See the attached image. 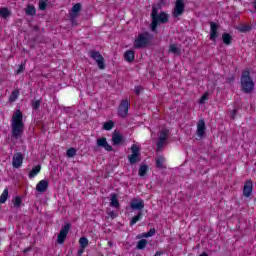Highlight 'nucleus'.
Wrapping results in <instances>:
<instances>
[{"instance_id": "nucleus-36", "label": "nucleus", "mask_w": 256, "mask_h": 256, "mask_svg": "<svg viewBox=\"0 0 256 256\" xmlns=\"http://www.w3.org/2000/svg\"><path fill=\"white\" fill-rule=\"evenodd\" d=\"M49 0H39V9L40 11H45L47 9V2Z\"/></svg>"}, {"instance_id": "nucleus-27", "label": "nucleus", "mask_w": 256, "mask_h": 256, "mask_svg": "<svg viewBox=\"0 0 256 256\" xmlns=\"http://www.w3.org/2000/svg\"><path fill=\"white\" fill-rule=\"evenodd\" d=\"M142 217H143V212L140 211V212L138 213V215L134 216V217L131 219V221H130V226L133 227V225H135L138 221H141Z\"/></svg>"}, {"instance_id": "nucleus-45", "label": "nucleus", "mask_w": 256, "mask_h": 256, "mask_svg": "<svg viewBox=\"0 0 256 256\" xmlns=\"http://www.w3.org/2000/svg\"><path fill=\"white\" fill-rule=\"evenodd\" d=\"M236 116H237V109H234L231 111V119H235Z\"/></svg>"}, {"instance_id": "nucleus-23", "label": "nucleus", "mask_w": 256, "mask_h": 256, "mask_svg": "<svg viewBox=\"0 0 256 256\" xmlns=\"http://www.w3.org/2000/svg\"><path fill=\"white\" fill-rule=\"evenodd\" d=\"M147 171H149V166H147L146 164H142L140 165V168L138 170V175L140 177H145L147 175Z\"/></svg>"}, {"instance_id": "nucleus-37", "label": "nucleus", "mask_w": 256, "mask_h": 256, "mask_svg": "<svg viewBox=\"0 0 256 256\" xmlns=\"http://www.w3.org/2000/svg\"><path fill=\"white\" fill-rule=\"evenodd\" d=\"M22 203H23V200L21 199V196H16L13 201L14 207H21Z\"/></svg>"}, {"instance_id": "nucleus-17", "label": "nucleus", "mask_w": 256, "mask_h": 256, "mask_svg": "<svg viewBox=\"0 0 256 256\" xmlns=\"http://www.w3.org/2000/svg\"><path fill=\"white\" fill-rule=\"evenodd\" d=\"M123 141H125V138H123V135H121V133H119V131L115 130L112 133L113 145H121V143H123Z\"/></svg>"}, {"instance_id": "nucleus-50", "label": "nucleus", "mask_w": 256, "mask_h": 256, "mask_svg": "<svg viewBox=\"0 0 256 256\" xmlns=\"http://www.w3.org/2000/svg\"><path fill=\"white\" fill-rule=\"evenodd\" d=\"M34 31H39V26H34Z\"/></svg>"}, {"instance_id": "nucleus-20", "label": "nucleus", "mask_w": 256, "mask_h": 256, "mask_svg": "<svg viewBox=\"0 0 256 256\" xmlns=\"http://www.w3.org/2000/svg\"><path fill=\"white\" fill-rule=\"evenodd\" d=\"M110 207H114L115 209H119V207H121V204H119V198L115 193L110 195Z\"/></svg>"}, {"instance_id": "nucleus-41", "label": "nucleus", "mask_w": 256, "mask_h": 256, "mask_svg": "<svg viewBox=\"0 0 256 256\" xmlns=\"http://www.w3.org/2000/svg\"><path fill=\"white\" fill-rule=\"evenodd\" d=\"M207 99H209V92H206L203 94V96L199 100V103L203 105V103H205V101H207Z\"/></svg>"}, {"instance_id": "nucleus-47", "label": "nucleus", "mask_w": 256, "mask_h": 256, "mask_svg": "<svg viewBox=\"0 0 256 256\" xmlns=\"http://www.w3.org/2000/svg\"><path fill=\"white\" fill-rule=\"evenodd\" d=\"M85 251V248H81L79 251H78V255H83V252Z\"/></svg>"}, {"instance_id": "nucleus-40", "label": "nucleus", "mask_w": 256, "mask_h": 256, "mask_svg": "<svg viewBox=\"0 0 256 256\" xmlns=\"http://www.w3.org/2000/svg\"><path fill=\"white\" fill-rule=\"evenodd\" d=\"M39 107H41V100H36L32 103V109H34V111H37Z\"/></svg>"}, {"instance_id": "nucleus-38", "label": "nucleus", "mask_w": 256, "mask_h": 256, "mask_svg": "<svg viewBox=\"0 0 256 256\" xmlns=\"http://www.w3.org/2000/svg\"><path fill=\"white\" fill-rule=\"evenodd\" d=\"M157 233V230L155 228H151L148 232L144 233L142 237H153Z\"/></svg>"}, {"instance_id": "nucleus-16", "label": "nucleus", "mask_w": 256, "mask_h": 256, "mask_svg": "<svg viewBox=\"0 0 256 256\" xmlns=\"http://www.w3.org/2000/svg\"><path fill=\"white\" fill-rule=\"evenodd\" d=\"M251 193H253V181L247 180L243 187V195L244 197H251Z\"/></svg>"}, {"instance_id": "nucleus-11", "label": "nucleus", "mask_w": 256, "mask_h": 256, "mask_svg": "<svg viewBox=\"0 0 256 256\" xmlns=\"http://www.w3.org/2000/svg\"><path fill=\"white\" fill-rule=\"evenodd\" d=\"M219 24L217 22H210V41L214 43L217 41V37H219Z\"/></svg>"}, {"instance_id": "nucleus-49", "label": "nucleus", "mask_w": 256, "mask_h": 256, "mask_svg": "<svg viewBox=\"0 0 256 256\" xmlns=\"http://www.w3.org/2000/svg\"><path fill=\"white\" fill-rule=\"evenodd\" d=\"M72 25H77V20H71Z\"/></svg>"}, {"instance_id": "nucleus-51", "label": "nucleus", "mask_w": 256, "mask_h": 256, "mask_svg": "<svg viewBox=\"0 0 256 256\" xmlns=\"http://www.w3.org/2000/svg\"><path fill=\"white\" fill-rule=\"evenodd\" d=\"M109 247H113V242H108Z\"/></svg>"}, {"instance_id": "nucleus-1", "label": "nucleus", "mask_w": 256, "mask_h": 256, "mask_svg": "<svg viewBox=\"0 0 256 256\" xmlns=\"http://www.w3.org/2000/svg\"><path fill=\"white\" fill-rule=\"evenodd\" d=\"M25 124L23 123V112L16 110L11 120V141H17L23 137Z\"/></svg>"}, {"instance_id": "nucleus-18", "label": "nucleus", "mask_w": 256, "mask_h": 256, "mask_svg": "<svg viewBox=\"0 0 256 256\" xmlns=\"http://www.w3.org/2000/svg\"><path fill=\"white\" fill-rule=\"evenodd\" d=\"M97 146L103 147L105 151H113V147L107 142V138L105 137L97 139Z\"/></svg>"}, {"instance_id": "nucleus-35", "label": "nucleus", "mask_w": 256, "mask_h": 256, "mask_svg": "<svg viewBox=\"0 0 256 256\" xmlns=\"http://www.w3.org/2000/svg\"><path fill=\"white\" fill-rule=\"evenodd\" d=\"M75 155H77V149L75 148H69L66 152V156L69 158H73Z\"/></svg>"}, {"instance_id": "nucleus-28", "label": "nucleus", "mask_w": 256, "mask_h": 256, "mask_svg": "<svg viewBox=\"0 0 256 256\" xmlns=\"http://www.w3.org/2000/svg\"><path fill=\"white\" fill-rule=\"evenodd\" d=\"M11 16V11L8 8H0V17L3 19H7V17Z\"/></svg>"}, {"instance_id": "nucleus-21", "label": "nucleus", "mask_w": 256, "mask_h": 256, "mask_svg": "<svg viewBox=\"0 0 256 256\" xmlns=\"http://www.w3.org/2000/svg\"><path fill=\"white\" fill-rule=\"evenodd\" d=\"M124 59L125 61H127L128 63H133V61H135V51L133 50H127L124 53Z\"/></svg>"}, {"instance_id": "nucleus-25", "label": "nucleus", "mask_w": 256, "mask_h": 256, "mask_svg": "<svg viewBox=\"0 0 256 256\" xmlns=\"http://www.w3.org/2000/svg\"><path fill=\"white\" fill-rule=\"evenodd\" d=\"M169 52L173 53L174 55H181V49L177 47V44H171L169 46Z\"/></svg>"}, {"instance_id": "nucleus-34", "label": "nucleus", "mask_w": 256, "mask_h": 256, "mask_svg": "<svg viewBox=\"0 0 256 256\" xmlns=\"http://www.w3.org/2000/svg\"><path fill=\"white\" fill-rule=\"evenodd\" d=\"M35 13H36L35 6L28 5V7L26 8V15H30L31 17H33Z\"/></svg>"}, {"instance_id": "nucleus-22", "label": "nucleus", "mask_w": 256, "mask_h": 256, "mask_svg": "<svg viewBox=\"0 0 256 256\" xmlns=\"http://www.w3.org/2000/svg\"><path fill=\"white\" fill-rule=\"evenodd\" d=\"M222 41H223L224 45H231V43H233V36H231V34H229V33H223Z\"/></svg>"}, {"instance_id": "nucleus-26", "label": "nucleus", "mask_w": 256, "mask_h": 256, "mask_svg": "<svg viewBox=\"0 0 256 256\" xmlns=\"http://www.w3.org/2000/svg\"><path fill=\"white\" fill-rule=\"evenodd\" d=\"M163 163H165V158L163 156H159L156 159V167L158 169H165V165Z\"/></svg>"}, {"instance_id": "nucleus-5", "label": "nucleus", "mask_w": 256, "mask_h": 256, "mask_svg": "<svg viewBox=\"0 0 256 256\" xmlns=\"http://www.w3.org/2000/svg\"><path fill=\"white\" fill-rule=\"evenodd\" d=\"M131 151L132 154L128 155L130 165L141 163V149L136 144H133L131 146Z\"/></svg>"}, {"instance_id": "nucleus-24", "label": "nucleus", "mask_w": 256, "mask_h": 256, "mask_svg": "<svg viewBox=\"0 0 256 256\" xmlns=\"http://www.w3.org/2000/svg\"><path fill=\"white\" fill-rule=\"evenodd\" d=\"M40 171H41V165H37V166L33 167L29 173V178L33 179V177H35L37 174H39Z\"/></svg>"}, {"instance_id": "nucleus-19", "label": "nucleus", "mask_w": 256, "mask_h": 256, "mask_svg": "<svg viewBox=\"0 0 256 256\" xmlns=\"http://www.w3.org/2000/svg\"><path fill=\"white\" fill-rule=\"evenodd\" d=\"M48 187H49V181L41 180L36 186V191H38V193H45Z\"/></svg>"}, {"instance_id": "nucleus-31", "label": "nucleus", "mask_w": 256, "mask_h": 256, "mask_svg": "<svg viewBox=\"0 0 256 256\" xmlns=\"http://www.w3.org/2000/svg\"><path fill=\"white\" fill-rule=\"evenodd\" d=\"M18 98H19V90H13L9 97V101L10 103H14V101H17Z\"/></svg>"}, {"instance_id": "nucleus-42", "label": "nucleus", "mask_w": 256, "mask_h": 256, "mask_svg": "<svg viewBox=\"0 0 256 256\" xmlns=\"http://www.w3.org/2000/svg\"><path fill=\"white\" fill-rule=\"evenodd\" d=\"M25 71V64H20L18 70L16 71L17 75Z\"/></svg>"}, {"instance_id": "nucleus-15", "label": "nucleus", "mask_w": 256, "mask_h": 256, "mask_svg": "<svg viewBox=\"0 0 256 256\" xmlns=\"http://www.w3.org/2000/svg\"><path fill=\"white\" fill-rule=\"evenodd\" d=\"M81 11V3H76L70 13H69V17H70V21H75L76 18L79 17V12Z\"/></svg>"}, {"instance_id": "nucleus-12", "label": "nucleus", "mask_w": 256, "mask_h": 256, "mask_svg": "<svg viewBox=\"0 0 256 256\" xmlns=\"http://www.w3.org/2000/svg\"><path fill=\"white\" fill-rule=\"evenodd\" d=\"M23 153L16 152L12 158V165L14 169H19L23 165Z\"/></svg>"}, {"instance_id": "nucleus-32", "label": "nucleus", "mask_w": 256, "mask_h": 256, "mask_svg": "<svg viewBox=\"0 0 256 256\" xmlns=\"http://www.w3.org/2000/svg\"><path fill=\"white\" fill-rule=\"evenodd\" d=\"M79 243H80L81 249H85L89 245V240L87 239V237H81L79 239Z\"/></svg>"}, {"instance_id": "nucleus-9", "label": "nucleus", "mask_w": 256, "mask_h": 256, "mask_svg": "<svg viewBox=\"0 0 256 256\" xmlns=\"http://www.w3.org/2000/svg\"><path fill=\"white\" fill-rule=\"evenodd\" d=\"M185 13V1L176 0L175 6L172 12L173 17H181Z\"/></svg>"}, {"instance_id": "nucleus-44", "label": "nucleus", "mask_w": 256, "mask_h": 256, "mask_svg": "<svg viewBox=\"0 0 256 256\" xmlns=\"http://www.w3.org/2000/svg\"><path fill=\"white\" fill-rule=\"evenodd\" d=\"M233 81H235V76H230V77L226 78V83L231 84V83H233Z\"/></svg>"}, {"instance_id": "nucleus-30", "label": "nucleus", "mask_w": 256, "mask_h": 256, "mask_svg": "<svg viewBox=\"0 0 256 256\" xmlns=\"http://www.w3.org/2000/svg\"><path fill=\"white\" fill-rule=\"evenodd\" d=\"M113 127H115V122H113V120H109L103 124V129H105V131H111Z\"/></svg>"}, {"instance_id": "nucleus-14", "label": "nucleus", "mask_w": 256, "mask_h": 256, "mask_svg": "<svg viewBox=\"0 0 256 256\" xmlns=\"http://www.w3.org/2000/svg\"><path fill=\"white\" fill-rule=\"evenodd\" d=\"M207 129V126L205 125V120L200 119L197 123V130L196 133L200 139H203L205 137V131Z\"/></svg>"}, {"instance_id": "nucleus-46", "label": "nucleus", "mask_w": 256, "mask_h": 256, "mask_svg": "<svg viewBox=\"0 0 256 256\" xmlns=\"http://www.w3.org/2000/svg\"><path fill=\"white\" fill-rule=\"evenodd\" d=\"M109 217H111L112 219H115L117 217V213H115L114 211H111L108 213Z\"/></svg>"}, {"instance_id": "nucleus-6", "label": "nucleus", "mask_w": 256, "mask_h": 256, "mask_svg": "<svg viewBox=\"0 0 256 256\" xmlns=\"http://www.w3.org/2000/svg\"><path fill=\"white\" fill-rule=\"evenodd\" d=\"M89 55L91 59H93L97 63L99 69L101 70L105 69L106 67L105 58H103V55H101L99 51L90 50Z\"/></svg>"}, {"instance_id": "nucleus-3", "label": "nucleus", "mask_w": 256, "mask_h": 256, "mask_svg": "<svg viewBox=\"0 0 256 256\" xmlns=\"http://www.w3.org/2000/svg\"><path fill=\"white\" fill-rule=\"evenodd\" d=\"M240 85L243 93L250 94L255 90V82L253 81V78H251V72H249V70L242 72Z\"/></svg>"}, {"instance_id": "nucleus-33", "label": "nucleus", "mask_w": 256, "mask_h": 256, "mask_svg": "<svg viewBox=\"0 0 256 256\" xmlns=\"http://www.w3.org/2000/svg\"><path fill=\"white\" fill-rule=\"evenodd\" d=\"M147 247V240L146 239H141L138 241L136 248L139 250H143Z\"/></svg>"}, {"instance_id": "nucleus-10", "label": "nucleus", "mask_w": 256, "mask_h": 256, "mask_svg": "<svg viewBox=\"0 0 256 256\" xmlns=\"http://www.w3.org/2000/svg\"><path fill=\"white\" fill-rule=\"evenodd\" d=\"M169 130L168 129H163L160 132L159 138H158V142L156 144L157 147V151H161V149H163V146L165 145V141H167V137L169 136Z\"/></svg>"}, {"instance_id": "nucleus-13", "label": "nucleus", "mask_w": 256, "mask_h": 256, "mask_svg": "<svg viewBox=\"0 0 256 256\" xmlns=\"http://www.w3.org/2000/svg\"><path fill=\"white\" fill-rule=\"evenodd\" d=\"M130 208L133 211H142L145 208V202L143 200L134 198L130 203Z\"/></svg>"}, {"instance_id": "nucleus-43", "label": "nucleus", "mask_w": 256, "mask_h": 256, "mask_svg": "<svg viewBox=\"0 0 256 256\" xmlns=\"http://www.w3.org/2000/svg\"><path fill=\"white\" fill-rule=\"evenodd\" d=\"M134 91L136 95H141L143 88L141 86H135Z\"/></svg>"}, {"instance_id": "nucleus-2", "label": "nucleus", "mask_w": 256, "mask_h": 256, "mask_svg": "<svg viewBox=\"0 0 256 256\" xmlns=\"http://www.w3.org/2000/svg\"><path fill=\"white\" fill-rule=\"evenodd\" d=\"M159 9H161V3H158L157 6H152V12L150 15L152 22L150 24V29L153 32L157 31V27H159V25L169 23V14L163 11L159 13Z\"/></svg>"}, {"instance_id": "nucleus-7", "label": "nucleus", "mask_w": 256, "mask_h": 256, "mask_svg": "<svg viewBox=\"0 0 256 256\" xmlns=\"http://www.w3.org/2000/svg\"><path fill=\"white\" fill-rule=\"evenodd\" d=\"M130 107L131 104L129 103V100H122L118 107V116L121 117V119H125V117H127V114L129 113Z\"/></svg>"}, {"instance_id": "nucleus-29", "label": "nucleus", "mask_w": 256, "mask_h": 256, "mask_svg": "<svg viewBox=\"0 0 256 256\" xmlns=\"http://www.w3.org/2000/svg\"><path fill=\"white\" fill-rule=\"evenodd\" d=\"M8 198H9V189L6 188L0 196V203L1 204L6 203Z\"/></svg>"}, {"instance_id": "nucleus-39", "label": "nucleus", "mask_w": 256, "mask_h": 256, "mask_svg": "<svg viewBox=\"0 0 256 256\" xmlns=\"http://www.w3.org/2000/svg\"><path fill=\"white\" fill-rule=\"evenodd\" d=\"M251 30V26L249 25H242L239 27L240 33H247Z\"/></svg>"}, {"instance_id": "nucleus-4", "label": "nucleus", "mask_w": 256, "mask_h": 256, "mask_svg": "<svg viewBox=\"0 0 256 256\" xmlns=\"http://www.w3.org/2000/svg\"><path fill=\"white\" fill-rule=\"evenodd\" d=\"M153 34L149 32H144L138 35V37L134 41L135 49H145L148 45H150L151 41H153Z\"/></svg>"}, {"instance_id": "nucleus-8", "label": "nucleus", "mask_w": 256, "mask_h": 256, "mask_svg": "<svg viewBox=\"0 0 256 256\" xmlns=\"http://www.w3.org/2000/svg\"><path fill=\"white\" fill-rule=\"evenodd\" d=\"M71 229V223H66L60 230L57 238V242L59 245H63L65 243V239H67V235Z\"/></svg>"}, {"instance_id": "nucleus-48", "label": "nucleus", "mask_w": 256, "mask_h": 256, "mask_svg": "<svg viewBox=\"0 0 256 256\" xmlns=\"http://www.w3.org/2000/svg\"><path fill=\"white\" fill-rule=\"evenodd\" d=\"M163 252L157 251L154 256H161Z\"/></svg>"}]
</instances>
